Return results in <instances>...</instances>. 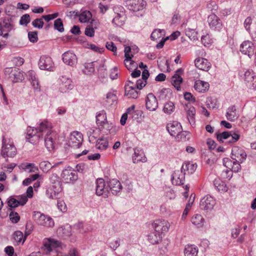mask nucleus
Masks as SVG:
<instances>
[{"mask_svg":"<svg viewBox=\"0 0 256 256\" xmlns=\"http://www.w3.org/2000/svg\"><path fill=\"white\" fill-rule=\"evenodd\" d=\"M44 246L48 252L54 250V252H56V254L53 256H78V252L75 248L71 249L68 255H63L61 252H58V250H56V248L61 247V242L58 240L48 239L44 244Z\"/></svg>","mask_w":256,"mask_h":256,"instance_id":"nucleus-2","label":"nucleus"},{"mask_svg":"<svg viewBox=\"0 0 256 256\" xmlns=\"http://www.w3.org/2000/svg\"><path fill=\"white\" fill-rule=\"evenodd\" d=\"M202 42L205 46H208L211 43V40L208 35L204 36L201 38Z\"/></svg>","mask_w":256,"mask_h":256,"instance_id":"nucleus-60","label":"nucleus"},{"mask_svg":"<svg viewBox=\"0 0 256 256\" xmlns=\"http://www.w3.org/2000/svg\"><path fill=\"white\" fill-rule=\"evenodd\" d=\"M244 79L249 88L253 90L256 88V76L254 73L249 70L246 71L244 74Z\"/></svg>","mask_w":256,"mask_h":256,"instance_id":"nucleus-17","label":"nucleus"},{"mask_svg":"<svg viewBox=\"0 0 256 256\" xmlns=\"http://www.w3.org/2000/svg\"><path fill=\"white\" fill-rule=\"evenodd\" d=\"M208 22L211 28L220 25V19L214 14H212L208 16Z\"/></svg>","mask_w":256,"mask_h":256,"instance_id":"nucleus-33","label":"nucleus"},{"mask_svg":"<svg viewBox=\"0 0 256 256\" xmlns=\"http://www.w3.org/2000/svg\"><path fill=\"white\" fill-rule=\"evenodd\" d=\"M108 143L107 140L101 138L97 140L96 143V148L100 150H106L108 147Z\"/></svg>","mask_w":256,"mask_h":256,"instance_id":"nucleus-39","label":"nucleus"},{"mask_svg":"<svg viewBox=\"0 0 256 256\" xmlns=\"http://www.w3.org/2000/svg\"><path fill=\"white\" fill-rule=\"evenodd\" d=\"M32 218L38 225L47 228L54 226V223L52 218L40 212H34Z\"/></svg>","mask_w":256,"mask_h":256,"instance_id":"nucleus-4","label":"nucleus"},{"mask_svg":"<svg viewBox=\"0 0 256 256\" xmlns=\"http://www.w3.org/2000/svg\"><path fill=\"white\" fill-rule=\"evenodd\" d=\"M186 107L188 108V109L186 108L187 113L188 119L190 124L192 126L195 124L194 116L196 115V109L192 106L188 107V106L186 105Z\"/></svg>","mask_w":256,"mask_h":256,"instance_id":"nucleus-31","label":"nucleus"},{"mask_svg":"<svg viewBox=\"0 0 256 256\" xmlns=\"http://www.w3.org/2000/svg\"><path fill=\"white\" fill-rule=\"evenodd\" d=\"M147 158L145 156L144 153L141 150L137 148L134 149V154L132 156V160L134 163H138V162H144Z\"/></svg>","mask_w":256,"mask_h":256,"instance_id":"nucleus-25","label":"nucleus"},{"mask_svg":"<svg viewBox=\"0 0 256 256\" xmlns=\"http://www.w3.org/2000/svg\"><path fill=\"white\" fill-rule=\"evenodd\" d=\"M162 236L161 234L156 232H151L148 235V242L152 244H158L162 240Z\"/></svg>","mask_w":256,"mask_h":256,"instance_id":"nucleus-32","label":"nucleus"},{"mask_svg":"<svg viewBox=\"0 0 256 256\" xmlns=\"http://www.w3.org/2000/svg\"><path fill=\"white\" fill-rule=\"evenodd\" d=\"M241 162H239L238 160H233L232 164L230 170L232 171L238 172L241 170V166L240 164Z\"/></svg>","mask_w":256,"mask_h":256,"instance_id":"nucleus-55","label":"nucleus"},{"mask_svg":"<svg viewBox=\"0 0 256 256\" xmlns=\"http://www.w3.org/2000/svg\"><path fill=\"white\" fill-rule=\"evenodd\" d=\"M136 89V86H130V84H126L125 85V95L128 96V98H137L139 92Z\"/></svg>","mask_w":256,"mask_h":256,"instance_id":"nucleus-24","label":"nucleus"},{"mask_svg":"<svg viewBox=\"0 0 256 256\" xmlns=\"http://www.w3.org/2000/svg\"><path fill=\"white\" fill-rule=\"evenodd\" d=\"M4 72L6 74L8 75L10 80L14 82H18L24 79L23 74L16 68H6Z\"/></svg>","mask_w":256,"mask_h":256,"instance_id":"nucleus-6","label":"nucleus"},{"mask_svg":"<svg viewBox=\"0 0 256 256\" xmlns=\"http://www.w3.org/2000/svg\"><path fill=\"white\" fill-rule=\"evenodd\" d=\"M226 116L230 121H234L238 118V115L236 112L234 106H232L228 108Z\"/></svg>","mask_w":256,"mask_h":256,"instance_id":"nucleus-29","label":"nucleus"},{"mask_svg":"<svg viewBox=\"0 0 256 256\" xmlns=\"http://www.w3.org/2000/svg\"><path fill=\"white\" fill-rule=\"evenodd\" d=\"M30 21V16L28 14H24L20 18V24L26 26Z\"/></svg>","mask_w":256,"mask_h":256,"instance_id":"nucleus-53","label":"nucleus"},{"mask_svg":"<svg viewBox=\"0 0 256 256\" xmlns=\"http://www.w3.org/2000/svg\"><path fill=\"white\" fill-rule=\"evenodd\" d=\"M170 92L169 90L163 88L158 92V98L160 100H164L166 98L167 94Z\"/></svg>","mask_w":256,"mask_h":256,"instance_id":"nucleus-57","label":"nucleus"},{"mask_svg":"<svg viewBox=\"0 0 256 256\" xmlns=\"http://www.w3.org/2000/svg\"><path fill=\"white\" fill-rule=\"evenodd\" d=\"M146 106L150 111H155L158 107V102L156 98L152 93H149L146 99Z\"/></svg>","mask_w":256,"mask_h":256,"instance_id":"nucleus-13","label":"nucleus"},{"mask_svg":"<svg viewBox=\"0 0 256 256\" xmlns=\"http://www.w3.org/2000/svg\"><path fill=\"white\" fill-rule=\"evenodd\" d=\"M73 228L74 230H76L79 233L83 234L86 232V230L84 229V224L82 223L76 224L74 226Z\"/></svg>","mask_w":256,"mask_h":256,"instance_id":"nucleus-58","label":"nucleus"},{"mask_svg":"<svg viewBox=\"0 0 256 256\" xmlns=\"http://www.w3.org/2000/svg\"><path fill=\"white\" fill-rule=\"evenodd\" d=\"M28 38L30 41L32 43H35L38 40V32H30L28 33Z\"/></svg>","mask_w":256,"mask_h":256,"instance_id":"nucleus-52","label":"nucleus"},{"mask_svg":"<svg viewBox=\"0 0 256 256\" xmlns=\"http://www.w3.org/2000/svg\"><path fill=\"white\" fill-rule=\"evenodd\" d=\"M50 180L52 184L49 188L54 190L55 193L59 194V193L62 190V188L56 174H52L50 178Z\"/></svg>","mask_w":256,"mask_h":256,"instance_id":"nucleus-27","label":"nucleus"},{"mask_svg":"<svg viewBox=\"0 0 256 256\" xmlns=\"http://www.w3.org/2000/svg\"><path fill=\"white\" fill-rule=\"evenodd\" d=\"M96 123L100 126H102L104 128L110 131V127L107 122L106 112L104 110H102L98 112L96 116Z\"/></svg>","mask_w":256,"mask_h":256,"instance_id":"nucleus-19","label":"nucleus"},{"mask_svg":"<svg viewBox=\"0 0 256 256\" xmlns=\"http://www.w3.org/2000/svg\"><path fill=\"white\" fill-rule=\"evenodd\" d=\"M13 238L14 240L17 242H23V233L20 230H17L14 233Z\"/></svg>","mask_w":256,"mask_h":256,"instance_id":"nucleus-49","label":"nucleus"},{"mask_svg":"<svg viewBox=\"0 0 256 256\" xmlns=\"http://www.w3.org/2000/svg\"><path fill=\"white\" fill-rule=\"evenodd\" d=\"M186 174V172L180 170H176L172 176V182L174 184L181 185L184 184V176Z\"/></svg>","mask_w":256,"mask_h":256,"instance_id":"nucleus-18","label":"nucleus"},{"mask_svg":"<svg viewBox=\"0 0 256 256\" xmlns=\"http://www.w3.org/2000/svg\"><path fill=\"white\" fill-rule=\"evenodd\" d=\"M62 60L66 64L70 66H75L78 62L76 55L71 51L64 52L62 55Z\"/></svg>","mask_w":256,"mask_h":256,"instance_id":"nucleus-11","label":"nucleus"},{"mask_svg":"<svg viewBox=\"0 0 256 256\" xmlns=\"http://www.w3.org/2000/svg\"><path fill=\"white\" fill-rule=\"evenodd\" d=\"M197 166L196 164L185 163L182 166V171L187 172L188 174H193Z\"/></svg>","mask_w":256,"mask_h":256,"instance_id":"nucleus-35","label":"nucleus"},{"mask_svg":"<svg viewBox=\"0 0 256 256\" xmlns=\"http://www.w3.org/2000/svg\"><path fill=\"white\" fill-rule=\"evenodd\" d=\"M109 190L114 195L118 194L122 189V186L120 182L116 179H112L108 183Z\"/></svg>","mask_w":256,"mask_h":256,"instance_id":"nucleus-22","label":"nucleus"},{"mask_svg":"<svg viewBox=\"0 0 256 256\" xmlns=\"http://www.w3.org/2000/svg\"><path fill=\"white\" fill-rule=\"evenodd\" d=\"M231 136V133L228 132H224L220 134H217V139L220 142H224V140L230 138Z\"/></svg>","mask_w":256,"mask_h":256,"instance_id":"nucleus-46","label":"nucleus"},{"mask_svg":"<svg viewBox=\"0 0 256 256\" xmlns=\"http://www.w3.org/2000/svg\"><path fill=\"white\" fill-rule=\"evenodd\" d=\"M142 0H130L128 2V8L130 10L137 12L143 8L144 4Z\"/></svg>","mask_w":256,"mask_h":256,"instance_id":"nucleus-28","label":"nucleus"},{"mask_svg":"<svg viewBox=\"0 0 256 256\" xmlns=\"http://www.w3.org/2000/svg\"><path fill=\"white\" fill-rule=\"evenodd\" d=\"M32 25L36 28L40 29L44 26V22L42 18H36L32 22Z\"/></svg>","mask_w":256,"mask_h":256,"instance_id":"nucleus-56","label":"nucleus"},{"mask_svg":"<svg viewBox=\"0 0 256 256\" xmlns=\"http://www.w3.org/2000/svg\"><path fill=\"white\" fill-rule=\"evenodd\" d=\"M20 167L28 172H34L38 170V167L34 164L32 163H23L20 165Z\"/></svg>","mask_w":256,"mask_h":256,"instance_id":"nucleus-36","label":"nucleus"},{"mask_svg":"<svg viewBox=\"0 0 256 256\" xmlns=\"http://www.w3.org/2000/svg\"><path fill=\"white\" fill-rule=\"evenodd\" d=\"M61 176L66 183L76 181L78 178L76 172L74 171L71 168L63 170Z\"/></svg>","mask_w":256,"mask_h":256,"instance_id":"nucleus-12","label":"nucleus"},{"mask_svg":"<svg viewBox=\"0 0 256 256\" xmlns=\"http://www.w3.org/2000/svg\"><path fill=\"white\" fill-rule=\"evenodd\" d=\"M84 66L83 72L86 74H90L94 72V62L86 63Z\"/></svg>","mask_w":256,"mask_h":256,"instance_id":"nucleus-41","label":"nucleus"},{"mask_svg":"<svg viewBox=\"0 0 256 256\" xmlns=\"http://www.w3.org/2000/svg\"><path fill=\"white\" fill-rule=\"evenodd\" d=\"M52 168L51 164L48 161H43L40 164V168L44 172H46Z\"/></svg>","mask_w":256,"mask_h":256,"instance_id":"nucleus-43","label":"nucleus"},{"mask_svg":"<svg viewBox=\"0 0 256 256\" xmlns=\"http://www.w3.org/2000/svg\"><path fill=\"white\" fill-rule=\"evenodd\" d=\"M14 16H6L0 18V36L4 38L8 36V32L14 28Z\"/></svg>","mask_w":256,"mask_h":256,"instance_id":"nucleus-3","label":"nucleus"},{"mask_svg":"<svg viewBox=\"0 0 256 256\" xmlns=\"http://www.w3.org/2000/svg\"><path fill=\"white\" fill-rule=\"evenodd\" d=\"M204 218L200 214H196L192 218V222L198 228L204 225Z\"/></svg>","mask_w":256,"mask_h":256,"instance_id":"nucleus-38","label":"nucleus"},{"mask_svg":"<svg viewBox=\"0 0 256 256\" xmlns=\"http://www.w3.org/2000/svg\"><path fill=\"white\" fill-rule=\"evenodd\" d=\"M54 28L60 32L64 31L63 23L60 18H59L54 20Z\"/></svg>","mask_w":256,"mask_h":256,"instance_id":"nucleus-44","label":"nucleus"},{"mask_svg":"<svg viewBox=\"0 0 256 256\" xmlns=\"http://www.w3.org/2000/svg\"><path fill=\"white\" fill-rule=\"evenodd\" d=\"M57 206H58V208L61 212H65L66 210V206L65 204V202L63 200H58Z\"/></svg>","mask_w":256,"mask_h":256,"instance_id":"nucleus-59","label":"nucleus"},{"mask_svg":"<svg viewBox=\"0 0 256 256\" xmlns=\"http://www.w3.org/2000/svg\"><path fill=\"white\" fill-rule=\"evenodd\" d=\"M146 80H138L136 82V88L137 89L141 90L142 89L146 84Z\"/></svg>","mask_w":256,"mask_h":256,"instance_id":"nucleus-61","label":"nucleus"},{"mask_svg":"<svg viewBox=\"0 0 256 256\" xmlns=\"http://www.w3.org/2000/svg\"><path fill=\"white\" fill-rule=\"evenodd\" d=\"M231 158L233 160L242 162L246 159V154L242 148L234 147L232 150Z\"/></svg>","mask_w":256,"mask_h":256,"instance_id":"nucleus-14","label":"nucleus"},{"mask_svg":"<svg viewBox=\"0 0 256 256\" xmlns=\"http://www.w3.org/2000/svg\"><path fill=\"white\" fill-rule=\"evenodd\" d=\"M132 56L128 57V58H126L124 62L126 68L129 70H131L134 68L136 67L135 62L133 60H132L131 59Z\"/></svg>","mask_w":256,"mask_h":256,"instance_id":"nucleus-47","label":"nucleus"},{"mask_svg":"<svg viewBox=\"0 0 256 256\" xmlns=\"http://www.w3.org/2000/svg\"><path fill=\"white\" fill-rule=\"evenodd\" d=\"M96 193L98 196H102L104 198L108 197L109 190L108 184L106 186L104 179L98 178L96 180Z\"/></svg>","mask_w":256,"mask_h":256,"instance_id":"nucleus-7","label":"nucleus"},{"mask_svg":"<svg viewBox=\"0 0 256 256\" xmlns=\"http://www.w3.org/2000/svg\"><path fill=\"white\" fill-rule=\"evenodd\" d=\"M194 64L198 69L208 72L211 67L210 63L208 60L204 58H197L194 61Z\"/></svg>","mask_w":256,"mask_h":256,"instance_id":"nucleus-21","label":"nucleus"},{"mask_svg":"<svg viewBox=\"0 0 256 256\" xmlns=\"http://www.w3.org/2000/svg\"><path fill=\"white\" fill-rule=\"evenodd\" d=\"M106 99L108 100V102H110V101L114 102L116 100V96L113 92H108L106 94Z\"/></svg>","mask_w":256,"mask_h":256,"instance_id":"nucleus-64","label":"nucleus"},{"mask_svg":"<svg viewBox=\"0 0 256 256\" xmlns=\"http://www.w3.org/2000/svg\"><path fill=\"white\" fill-rule=\"evenodd\" d=\"M184 74V69L180 68L178 69L174 74L172 78V83L178 90H180V84L183 81L181 76Z\"/></svg>","mask_w":256,"mask_h":256,"instance_id":"nucleus-16","label":"nucleus"},{"mask_svg":"<svg viewBox=\"0 0 256 256\" xmlns=\"http://www.w3.org/2000/svg\"><path fill=\"white\" fill-rule=\"evenodd\" d=\"M175 109L174 104L170 101L166 102L164 106L163 110L168 114H171Z\"/></svg>","mask_w":256,"mask_h":256,"instance_id":"nucleus-40","label":"nucleus"},{"mask_svg":"<svg viewBox=\"0 0 256 256\" xmlns=\"http://www.w3.org/2000/svg\"><path fill=\"white\" fill-rule=\"evenodd\" d=\"M214 183L218 191L226 192L228 190V188L224 182L219 180H215Z\"/></svg>","mask_w":256,"mask_h":256,"instance_id":"nucleus-42","label":"nucleus"},{"mask_svg":"<svg viewBox=\"0 0 256 256\" xmlns=\"http://www.w3.org/2000/svg\"><path fill=\"white\" fill-rule=\"evenodd\" d=\"M28 130L26 139L30 143H34L36 140L42 138V136L45 134L44 142L45 146L48 151L54 148V140L56 138V134L52 131L50 124L47 121L42 122L40 124L38 128L32 129Z\"/></svg>","mask_w":256,"mask_h":256,"instance_id":"nucleus-1","label":"nucleus"},{"mask_svg":"<svg viewBox=\"0 0 256 256\" xmlns=\"http://www.w3.org/2000/svg\"><path fill=\"white\" fill-rule=\"evenodd\" d=\"M82 140V134L80 132H74L70 134L68 145L72 147L79 148Z\"/></svg>","mask_w":256,"mask_h":256,"instance_id":"nucleus-15","label":"nucleus"},{"mask_svg":"<svg viewBox=\"0 0 256 256\" xmlns=\"http://www.w3.org/2000/svg\"><path fill=\"white\" fill-rule=\"evenodd\" d=\"M122 17L119 14H117L112 20V24L116 26H122L124 24V22L121 19Z\"/></svg>","mask_w":256,"mask_h":256,"instance_id":"nucleus-50","label":"nucleus"},{"mask_svg":"<svg viewBox=\"0 0 256 256\" xmlns=\"http://www.w3.org/2000/svg\"><path fill=\"white\" fill-rule=\"evenodd\" d=\"M9 216L11 222L14 224L18 223L20 220V216L16 212H12Z\"/></svg>","mask_w":256,"mask_h":256,"instance_id":"nucleus-51","label":"nucleus"},{"mask_svg":"<svg viewBox=\"0 0 256 256\" xmlns=\"http://www.w3.org/2000/svg\"><path fill=\"white\" fill-rule=\"evenodd\" d=\"M152 226L155 232L162 235L168 230L170 224L167 220L158 219L154 221Z\"/></svg>","mask_w":256,"mask_h":256,"instance_id":"nucleus-8","label":"nucleus"},{"mask_svg":"<svg viewBox=\"0 0 256 256\" xmlns=\"http://www.w3.org/2000/svg\"><path fill=\"white\" fill-rule=\"evenodd\" d=\"M166 129L171 136H175L180 132L182 130V127L180 123L178 122H174L172 123L167 125Z\"/></svg>","mask_w":256,"mask_h":256,"instance_id":"nucleus-23","label":"nucleus"},{"mask_svg":"<svg viewBox=\"0 0 256 256\" xmlns=\"http://www.w3.org/2000/svg\"><path fill=\"white\" fill-rule=\"evenodd\" d=\"M215 204L216 202L214 198L207 195L201 199L200 206L202 210H210L213 209Z\"/></svg>","mask_w":256,"mask_h":256,"instance_id":"nucleus-10","label":"nucleus"},{"mask_svg":"<svg viewBox=\"0 0 256 256\" xmlns=\"http://www.w3.org/2000/svg\"><path fill=\"white\" fill-rule=\"evenodd\" d=\"M255 50L254 43L250 40H245L240 46V51L244 54L248 55L250 58L253 56Z\"/></svg>","mask_w":256,"mask_h":256,"instance_id":"nucleus-9","label":"nucleus"},{"mask_svg":"<svg viewBox=\"0 0 256 256\" xmlns=\"http://www.w3.org/2000/svg\"><path fill=\"white\" fill-rule=\"evenodd\" d=\"M46 194L47 196L50 199H58V194L54 192V190L48 188L46 191Z\"/></svg>","mask_w":256,"mask_h":256,"instance_id":"nucleus-54","label":"nucleus"},{"mask_svg":"<svg viewBox=\"0 0 256 256\" xmlns=\"http://www.w3.org/2000/svg\"><path fill=\"white\" fill-rule=\"evenodd\" d=\"M61 81L62 84L60 87V90L62 92H66L68 90L72 89L73 84L70 79L62 76Z\"/></svg>","mask_w":256,"mask_h":256,"instance_id":"nucleus-26","label":"nucleus"},{"mask_svg":"<svg viewBox=\"0 0 256 256\" xmlns=\"http://www.w3.org/2000/svg\"><path fill=\"white\" fill-rule=\"evenodd\" d=\"M164 30H155L151 34L150 37L152 40H154L161 38L164 34Z\"/></svg>","mask_w":256,"mask_h":256,"instance_id":"nucleus-45","label":"nucleus"},{"mask_svg":"<svg viewBox=\"0 0 256 256\" xmlns=\"http://www.w3.org/2000/svg\"><path fill=\"white\" fill-rule=\"evenodd\" d=\"M79 20L80 22H88L91 20L92 15L90 11L85 10L81 12L78 16Z\"/></svg>","mask_w":256,"mask_h":256,"instance_id":"nucleus-37","label":"nucleus"},{"mask_svg":"<svg viewBox=\"0 0 256 256\" xmlns=\"http://www.w3.org/2000/svg\"><path fill=\"white\" fill-rule=\"evenodd\" d=\"M209 84L202 80H197L194 84V88L199 92H204L209 88Z\"/></svg>","mask_w":256,"mask_h":256,"instance_id":"nucleus-30","label":"nucleus"},{"mask_svg":"<svg viewBox=\"0 0 256 256\" xmlns=\"http://www.w3.org/2000/svg\"><path fill=\"white\" fill-rule=\"evenodd\" d=\"M120 246V240L119 238L113 240L110 243V246L111 248L116 250Z\"/></svg>","mask_w":256,"mask_h":256,"instance_id":"nucleus-62","label":"nucleus"},{"mask_svg":"<svg viewBox=\"0 0 256 256\" xmlns=\"http://www.w3.org/2000/svg\"><path fill=\"white\" fill-rule=\"evenodd\" d=\"M240 135L236 133L231 134L230 140H228L229 143H234L237 142L240 138Z\"/></svg>","mask_w":256,"mask_h":256,"instance_id":"nucleus-63","label":"nucleus"},{"mask_svg":"<svg viewBox=\"0 0 256 256\" xmlns=\"http://www.w3.org/2000/svg\"><path fill=\"white\" fill-rule=\"evenodd\" d=\"M1 154L4 158L14 157L16 154V148L12 142H8L4 136L2 137V144Z\"/></svg>","mask_w":256,"mask_h":256,"instance_id":"nucleus-5","label":"nucleus"},{"mask_svg":"<svg viewBox=\"0 0 256 256\" xmlns=\"http://www.w3.org/2000/svg\"><path fill=\"white\" fill-rule=\"evenodd\" d=\"M52 65L53 62L50 57L46 56L40 57L38 62V66L41 70H50Z\"/></svg>","mask_w":256,"mask_h":256,"instance_id":"nucleus-20","label":"nucleus"},{"mask_svg":"<svg viewBox=\"0 0 256 256\" xmlns=\"http://www.w3.org/2000/svg\"><path fill=\"white\" fill-rule=\"evenodd\" d=\"M8 204L10 208H14L20 206V203L18 202V200L10 197L8 200Z\"/></svg>","mask_w":256,"mask_h":256,"instance_id":"nucleus-48","label":"nucleus"},{"mask_svg":"<svg viewBox=\"0 0 256 256\" xmlns=\"http://www.w3.org/2000/svg\"><path fill=\"white\" fill-rule=\"evenodd\" d=\"M198 252V249L194 245H188L185 248V256H197Z\"/></svg>","mask_w":256,"mask_h":256,"instance_id":"nucleus-34","label":"nucleus"}]
</instances>
